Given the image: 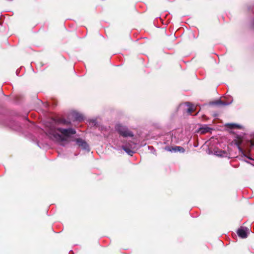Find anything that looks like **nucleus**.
<instances>
[{
	"instance_id": "1",
	"label": "nucleus",
	"mask_w": 254,
	"mask_h": 254,
	"mask_svg": "<svg viewBox=\"0 0 254 254\" xmlns=\"http://www.w3.org/2000/svg\"><path fill=\"white\" fill-rule=\"evenodd\" d=\"M75 133V130L70 128L68 129L50 128L48 131V134L51 139L61 142L63 145L64 141H66L71 134Z\"/></svg>"
},
{
	"instance_id": "2",
	"label": "nucleus",
	"mask_w": 254,
	"mask_h": 254,
	"mask_svg": "<svg viewBox=\"0 0 254 254\" xmlns=\"http://www.w3.org/2000/svg\"><path fill=\"white\" fill-rule=\"evenodd\" d=\"M116 129L119 133L123 136L127 137L133 136V134L131 132L129 131L127 127L120 124L116 125Z\"/></svg>"
},
{
	"instance_id": "3",
	"label": "nucleus",
	"mask_w": 254,
	"mask_h": 254,
	"mask_svg": "<svg viewBox=\"0 0 254 254\" xmlns=\"http://www.w3.org/2000/svg\"><path fill=\"white\" fill-rule=\"evenodd\" d=\"M249 229L247 228L241 227L237 231L238 235L242 238H246L248 236Z\"/></svg>"
},
{
	"instance_id": "4",
	"label": "nucleus",
	"mask_w": 254,
	"mask_h": 254,
	"mask_svg": "<svg viewBox=\"0 0 254 254\" xmlns=\"http://www.w3.org/2000/svg\"><path fill=\"white\" fill-rule=\"evenodd\" d=\"M76 144L79 146L82 147L83 149H86L88 148L87 144L85 141L82 140L81 138H77L75 140Z\"/></svg>"
},
{
	"instance_id": "5",
	"label": "nucleus",
	"mask_w": 254,
	"mask_h": 254,
	"mask_svg": "<svg viewBox=\"0 0 254 254\" xmlns=\"http://www.w3.org/2000/svg\"><path fill=\"white\" fill-rule=\"evenodd\" d=\"M134 144H131L129 145V147L127 148L126 146H123V149L129 155H132V154L133 153V151L131 149L134 148Z\"/></svg>"
},
{
	"instance_id": "6",
	"label": "nucleus",
	"mask_w": 254,
	"mask_h": 254,
	"mask_svg": "<svg viewBox=\"0 0 254 254\" xmlns=\"http://www.w3.org/2000/svg\"><path fill=\"white\" fill-rule=\"evenodd\" d=\"M214 154L218 156L223 157L226 156L227 153L224 151L217 149L214 150Z\"/></svg>"
},
{
	"instance_id": "7",
	"label": "nucleus",
	"mask_w": 254,
	"mask_h": 254,
	"mask_svg": "<svg viewBox=\"0 0 254 254\" xmlns=\"http://www.w3.org/2000/svg\"><path fill=\"white\" fill-rule=\"evenodd\" d=\"M168 150L170 151H174V152H184L185 149L184 148L181 146H176L172 148V149H168Z\"/></svg>"
},
{
	"instance_id": "8",
	"label": "nucleus",
	"mask_w": 254,
	"mask_h": 254,
	"mask_svg": "<svg viewBox=\"0 0 254 254\" xmlns=\"http://www.w3.org/2000/svg\"><path fill=\"white\" fill-rule=\"evenodd\" d=\"M210 128L209 127H208L204 126V127H202L199 128V131L201 133H204L209 132L210 130Z\"/></svg>"
},
{
	"instance_id": "9",
	"label": "nucleus",
	"mask_w": 254,
	"mask_h": 254,
	"mask_svg": "<svg viewBox=\"0 0 254 254\" xmlns=\"http://www.w3.org/2000/svg\"><path fill=\"white\" fill-rule=\"evenodd\" d=\"M189 108L188 109V112L190 114H191L193 112L194 107L193 106H190V104H188Z\"/></svg>"
},
{
	"instance_id": "10",
	"label": "nucleus",
	"mask_w": 254,
	"mask_h": 254,
	"mask_svg": "<svg viewBox=\"0 0 254 254\" xmlns=\"http://www.w3.org/2000/svg\"><path fill=\"white\" fill-rule=\"evenodd\" d=\"M230 127L232 128H240L241 127L240 125L237 124H231L230 125Z\"/></svg>"
},
{
	"instance_id": "11",
	"label": "nucleus",
	"mask_w": 254,
	"mask_h": 254,
	"mask_svg": "<svg viewBox=\"0 0 254 254\" xmlns=\"http://www.w3.org/2000/svg\"><path fill=\"white\" fill-rule=\"evenodd\" d=\"M216 105H228L229 104L225 103L221 101H218L216 102L215 103Z\"/></svg>"
},
{
	"instance_id": "12",
	"label": "nucleus",
	"mask_w": 254,
	"mask_h": 254,
	"mask_svg": "<svg viewBox=\"0 0 254 254\" xmlns=\"http://www.w3.org/2000/svg\"><path fill=\"white\" fill-rule=\"evenodd\" d=\"M75 119L77 121H80L83 119V118L81 115H77L75 117Z\"/></svg>"
}]
</instances>
